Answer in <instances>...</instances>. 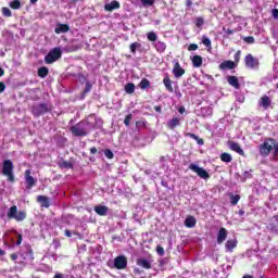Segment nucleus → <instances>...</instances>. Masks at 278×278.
<instances>
[{"instance_id":"nucleus-1","label":"nucleus","mask_w":278,"mask_h":278,"mask_svg":"<svg viewBox=\"0 0 278 278\" xmlns=\"http://www.w3.org/2000/svg\"><path fill=\"white\" fill-rule=\"evenodd\" d=\"M94 121H97L94 116H90L88 119L81 121L78 124L72 126L70 131L73 134V136L81 138L94 129Z\"/></svg>"},{"instance_id":"nucleus-2","label":"nucleus","mask_w":278,"mask_h":278,"mask_svg":"<svg viewBox=\"0 0 278 278\" xmlns=\"http://www.w3.org/2000/svg\"><path fill=\"white\" fill-rule=\"evenodd\" d=\"M258 152L262 157H268L273 153V157L278 155V142L273 138H267L258 146Z\"/></svg>"},{"instance_id":"nucleus-3","label":"nucleus","mask_w":278,"mask_h":278,"mask_svg":"<svg viewBox=\"0 0 278 278\" xmlns=\"http://www.w3.org/2000/svg\"><path fill=\"white\" fill-rule=\"evenodd\" d=\"M2 175L7 177V181H10L11 184H14L15 177H14V163L12 160H4L2 163Z\"/></svg>"},{"instance_id":"nucleus-4","label":"nucleus","mask_w":278,"mask_h":278,"mask_svg":"<svg viewBox=\"0 0 278 278\" xmlns=\"http://www.w3.org/2000/svg\"><path fill=\"white\" fill-rule=\"evenodd\" d=\"M8 218L17 220V223H22V220H25L27 218V213L25 211H18V207L16 205H13L9 208V212L7 213Z\"/></svg>"},{"instance_id":"nucleus-5","label":"nucleus","mask_w":278,"mask_h":278,"mask_svg":"<svg viewBox=\"0 0 278 278\" xmlns=\"http://www.w3.org/2000/svg\"><path fill=\"white\" fill-rule=\"evenodd\" d=\"M62 58V49L53 48L49 51V53L45 56L46 64H53V62H58Z\"/></svg>"},{"instance_id":"nucleus-6","label":"nucleus","mask_w":278,"mask_h":278,"mask_svg":"<svg viewBox=\"0 0 278 278\" xmlns=\"http://www.w3.org/2000/svg\"><path fill=\"white\" fill-rule=\"evenodd\" d=\"M136 264L140 268L150 270V268H152V266H153V256H151V255H148L146 257L141 256V257L137 258Z\"/></svg>"},{"instance_id":"nucleus-7","label":"nucleus","mask_w":278,"mask_h":278,"mask_svg":"<svg viewBox=\"0 0 278 278\" xmlns=\"http://www.w3.org/2000/svg\"><path fill=\"white\" fill-rule=\"evenodd\" d=\"M189 169L192 170L193 173H195L198 175V177H200L201 179H204L207 181V179H210V173H207V170H205V168L203 167H199V165L191 163L189 165Z\"/></svg>"},{"instance_id":"nucleus-8","label":"nucleus","mask_w":278,"mask_h":278,"mask_svg":"<svg viewBox=\"0 0 278 278\" xmlns=\"http://www.w3.org/2000/svg\"><path fill=\"white\" fill-rule=\"evenodd\" d=\"M24 179H25V185H26V190H31L34 186L37 184V179L31 176V169H26L24 173Z\"/></svg>"},{"instance_id":"nucleus-9","label":"nucleus","mask_w":278,"mask_h":278,"mask_svg":"<svg viewBox=\"0 0 278 278\" xmlns=\"http://www.w3.org/2000/svg\"><path fill=\"white\" fill-rule=\"evenodd\" d=\"M247 68L255 70L260 67V60L255 59L253 55L248 54L244 59Z\"/></svg>"},{"instance_id":"nucleus-10","label":"nucleus","mask_w":278,"mask_h":278,"mask_svg":"<svg viewBox=\"0 0 278 278\" xmlns=\"http://www.w3.org/2000/svg\"><path fill=\"white\" fill-rule=\"evenodd\" d=\"M114 267L117 268V270H125V268H127V257L125 255L115 257Z\"/></svg>"},{"instance_id":"nucleus-11","label":"nucleus","mask_w":278,"mask_h":278,"mask_svg":"<svg viewBox=\"0 0 278 278\" xmlns=\"http://www.w3.org/2000/svg\"><path fill=\"white\" fill-rule=\"evenodd\" d=\"M49 112V106L47 104H37L33 106L34 116H42V114H47Z\"/></svg>"},{"instance_id":"nucleus-12","label":"nucleus","mask_w":278,"mask_h":278,"mask_svg":"<svg viewBox=\"0 0 278 278\" xmlns=\"http://www.w3.org/2000/svg\"><path fill=\"white\" fill-rule=\"evenodd\" d=\"M172 73L176 79H179V77H184V75H186V70L182 68L179 62H176Z\"/></svg>"},{"instance_id":"nucleus-13","label":"nucleus","mask_w":278,"mask_h":278,"mask_svg":"<svg viewBox=\"0 0 278 278\" xmlns=\"http://www.w3.org/2000/svg\"><path fill=\"white\" fill-rule=\"evenodd\" d=\"M267 229L273 231V233H278V215H275L270 223L267 225Z\"/></svg>"},{"instance_id":"nucleus-14","label":"nucleus","mask_w":278,"mask_h":278,"mask_svg":"<svg viewBox=\"0 0 278 278\" xmlns=\"http://www.w3.org/2000/svg\"><path fill=\"white\" fill-rule=\"evenodd\" d=\"M121 8V2L113 0L110 3L104 4L105 12H114V10H118Z\"/></svg>"},{"instance_id":"nucleus-15","label":"nucleus","mask_w":278,"mask_h":278,"mask_svg":"<svg viewBox=\"0 0 278 278\" xmlns=\"http://www.w3.org/2000/svg\"><path fill=\"white\" fill-rule=\"evenodd\" d=\"M228 231L225 228H220L217 232V244H223L227 240Z\"/></svg>"},{"instance_id":"nucleus-16","label":"nucleus","mask_w":278,"mask_h":278,"mask_svg":"<svg viewBox=\"0 0 278 278\" xmlns=\"http://www.w3.org/2000/svg\"><path fill=\"white\" fill-rule=\"evenodd\" d=\"M181 125V118L180 117H173L166 123V127L168 129H175L176 127H179Z\"/></svg>"},{"instance_id":"nucleus-17","label":"nucleus","mask_w":278,"mask_h":278,"mask_svg":"<svg viewBox=\"0 0 278 278\" xmlns=\"http://www.w3.org/2000/svg\"><path fill=\"white\" fill-rule=\"evenodd\" d=\"M270 103H273V100H270V97L268 96H263L261 98V101L258 102V105L261 108H264L265 110H268L270 108Z\"/></svg>"},{"instance_id":"nucleus-18","label":"nucleus","mask_w":278,"mask_h":278,"mask_svg":"<svg viewBox=\"0 0 278 278\" xmlns=\"http://www.w3.org/2000/svg\"><path fill=\"white\" fill-rule=\"evenodd\" d=\"M93 210L98 216H106L108 212H110V208L105 205H97Z\"/></svg>"},{"instance_id":"nucleus-19","label":"nucleus","mask_w":278,"mask_h":278,"mask_svg":"<svg viewBox=\"0 0 278 278\" xmlns=\"http://www.w3.org/2000/svg\"><path fill=\"white\" fill-rule=\"evenodd\" d=\"M219 68L220 71H232V68H236V63L233 61H224Z\"/></svg>"},{"instance_id":"nucleus-20","label":"nucleus","mask_w":278,"mask_h":278,"mask_svg":"<svg viewBox=\"0 0 278 278\" xmlns=\"http://www.w3.org/2000/svg\"><path fill=\"white\" fill-rule=\"evenodd\" d=\"M238 247V240L236 239H230L225 243V249L229 253H231L236 248Z\"/></svg>"},{"instance_id":"nucleus-21","label":"nucleus","mask_w":278,"mask_h":278,"mask_svg":"<svg viewBox=\"0 0 278 278\" xmlns=\"http://www.w3.org/2000/svg\"><path fill=\"white\" fill-rule=\"evenodd\" d=\"M227 81L229 86H232V88H236V90H240V81L238 80V77L228 76Z\"/></svg>"},{"instance_id":"nucleus-22","label":"nucleus","mask_w":278,"mask_h":278,"mask_svg":"<svg viewBox=\"0 0 278 278\" xmlns=\"http://www.w3.org/2000/svg\"><path fill=\"white\" fill-rule=\"evenodd\" d=\"M153 47L157 53H164L166 51V43L164 41H155L153 42Z\"/></svg>"},{"instance_id":"nucleus-23","label":"nucleus","mask_w":278,"mask_h":278,"mask_svg":"<svg viewBox=\"0 0 278 278\" xmlns=\"http://www.w3.org/2000/svg\"><path fill=\"white\" fill-rule=\"evenodd\" d=\"M192 65L194 68H201L203 66V58L201 55H194L192 58Z\"/></svg>"},{"instance_id":"nucleus-24","label":"nucleus","mask_w":278,"mask_h":278,"mask_svg":"<svg viewBox=\"0 0 278 278\" xmlns=\"http://www.w3.org/2000/svg\"><path fill=\"white\" fill-rule=\"evenodd\" d=\"M68 29H71V27H68V25L58 24L54 31H55V34H66V31H68Z\"/></svg>"},{"instance_id":"nucleus-25","label":"nucleus","mask_w":278,"mask_h":278,"mask_svg":"<svg viewBox=\"0 0 278 278\" xmlns=\"http://www.w3.org/2000/svg\"><path fill=\"white\" fill-rule=\"evenodd\" d=\"M185 226L192 229V227L197 226V218L194 216H188L185 220Z\"/></svg>"},{"instance_id":"nucleus-26","label":"nucleus","mask_w":278,"mask_h":278,"mask_svg":"<svg viewBox=\"0 0 278 278\" xmlns=\"http://www.w3.org/2000/svg\"><path fill=\"white\" fill-rule=\"evenodd\" d=\"M163 84L168 92H174L173 80H170V77L165 76L163 79Z\"/></svg>"},{"instance_id":"nucleus-27","label":"nucleus","mask_w":278,"mask_h":278,"mask_svg":"<svg viewBox=\"0 0 278 278\" xmlns=\"http://www.w3.org/2000/svg\"><path fill=\"white\" fill-rule=\"evenodd\" d=\"M37 201L38 203H41L42 207H49L51 205V203L49 202V198L45 195H38Z\"/></svg>"},{"instance_id":"nucleus-28","label":"nucleus","mask_w":278,"mask_h":278,"mask_svg":"<svg viewBox=\"0 0 278 278\" xmlns=\"http://www.w3.org/2000/svg\"><path fill=\"white\" fill-rule=\"evenodd\" d=\"M229 147L231 151H236V153H239V155H244V150H242V148L238 143L230 142Z\"/></svg>"},{"instance_id":"nucleus-29","label":"nucleus","mask_w":278,"mask_h":278,"mask_svg":"<svg viewBox=\"0 0 278 278\" xmlns=\"http://www.w3.org/2000/svg\"><path fill=\"white\" fill-rule=\"evenodd\" d=\"M125 92L127 94H134V92H136V85H134L132 83H128L125 86Z\"/></svg>"},{"instance_id":"nucleus-30","label":"nucleus","mask_w":278,"mask_h":278,"mask_svg":"<svg viewBox=\"0 0 278 278\" xmlns=\"http://www.w3.org/2000/svg\"><path fill=\"white\" fill-rule=\"evenodd\" d=\"M220 160L222 162H226L227 164H229V162L233 161V157L231 156V154L224 152L220 154Z\"/></svg>"},{"instance_id":"nucleus-31","label":"nucleus","mask_w":278,"mask_h":278,"mask_svg":"<svg viewBox=\"0 0 278 278\" xmlns=\"http://www.w3.org/2000/svg\"><path fill=\"white\" fill-rule=\"evenodd\" d=\"M147 38L148 40H150V42H157V34H155L154 31L148 33Z\"/></svg>"},{"instance_id":"nucleus-32","label":"nucleus","mask_w":278,"mask_h":278,"mask_svg":"<svg viewBox=\"0 0 278 278\" xmlns=\"http://www.w3.org/2000/svg\"><path fill=\"white\" fill-rule=\"evenodd\" d=\"M47 75H49V68H47V67H40V68L38 70V76H39V77L45 78V77H47Z\"/></svg>"},{"instance_id":"nucleus-33","label":"nucleus","mask_w":278,"mask_h":278,"mask_svg":"<svg viewBox=\"0 0 278 278\" xmlns=\"http://www.w3.org/2000/svg\"><path fill=\"white\" fill-rule=\"evenodd\" d=\"M143 8H151L155 4V0H140Z\"/></svg>"},{"instance_id":"nucleus-34","label":"nucleus","mask_w":278,"mask_h":278,"mask_svg":"<svg viewBox=\"0 0 278 278\" xmlns=\"http://www.w3.org/2000/svg\"><path fill=\"white\" fill-rule=\"evenodd\" d=\"M139 86H140L141 90H147V88H149L151 86V83L148 79L143 78L140 81Z\"/></svg>"},{"instance_id":"nucleus-35","label":"nucleus","mask_w":278,"mask_h":278,"mask_svg":"<svg viewBox=\"0 0 278 278\" xmlns=\"http://www.w3.org/2000/svg\"><path fill=\"white\" fill-rule=\"evenodd\" d=\"M10 8H12V10H20L21 9V1L20 0H14L12 2H10Z\"/></svg>"},{"instance_id":"nucleus-36","label":"nucleus","mask_w":278,"mask_h":278,"mask_svg":"<svg viewBox=\"0 0 278 278\" xmlns=\"http://www.w3.org/2000/svg\"><path fill=\"white\" fill-rule=\"evenodd\" d=\"M240 201V195L239 194H231L230 195V203L231 205H238V202Z\"/></svg>"},{"instance_id":"nucleus-37","label":"nucleus","mask_w":278,"mask_h":278,"mask_svg":"<svg viewBox=\"0 0 278 278\" xmlns=\"http://www.w3.org/2000/svg\"><path fill=\"white\" fill-rule=\"evenodd\" d=\"M60 168H73V164L67 161H62L59 163Z\"/></svg>"},{"instance_id":"nucleus-38","label":"nucleus","mask_w":278,"mask_h":278,"mask_svg":"<svg viewBox=\"0 0 278 278\" xmlns=\"http://www.w3.org/2000/svg\"><path fill=\"white\" fill-rule=\"evenodd\" d=\"M140 47H142V45L140 42H134L130 45V51L131 53L136 54V49H140Z\"/></svg>"},{"instance_id":"nucleus-39","label":"nucleus","mask_w":278,"mask_h":278,"mask_svg":"<svg viewBox=\"0 0 278 278\" xmlns=\"http://www.w3.org/2000/svg\"><path fill=\"white\" fill-rule=\"evenodd\" d=\"M190 138H192L193 140H197L198 144L202 146L203 144V139L199 138V136L194 135V134H189L188 135Z\"/></svg>"},{"instance_id":"nucleus-40","label":"nucleus","mask_w":278,"mask_h":278,"mask_svg":"<svg viewBox=\"0 0 278 278\" xmlns=\"http://www.w3.org/2000/svg\"><path fill=\"white\" fill-rule=\"evenodd\" d=\"M104 155H105V157H108V160L114 159V152H112V150H110V149L104 150Z\"/></svg>"},{"instance_id":"nucleus-41","label":"nucleus","mask_w":278,"mask_h":278,"mask_svg":"<svg viewBox=\"0 0 278 278\" xmlns=\"http://www.w3.org/2000/svg\"><path fill=\"white\" fill-rule=\"evenodd\" d=\"M134 118L132 114H128L126 115L125 119H124V125H126V127H129L131 119Z\"/></svg>"},{"instance_id":"nucleus-42","label":"nucleus","mask_w":278,"mask_h":278,"mask_svg":"<svg viewBox=\"0 0 278 278\" xmlns=\"http://www.w3.org/2000/svg\"><path fill=\"white\" fill-rule=\"evenodd\" d=\"M90 90H92V84H90V81H87L85 85V90H84L83 94H88V92H90Z\"/></svg>"},{"instance_id":"nucleus-43","label":"nucleus","mask_w":278,"mask_h":278,"mask_svg":"<svg viewBox=\"0 0 278 278\" xmlns=\"http://www.w3.org/2000/svg\"><path fill=\"white\" fill-rule=\"evenodd\" d=\"M202 43L204 45V47H212V40H210V38L207 37L202 38Z\"/></svg>"},{"instance_id":"nucleus-44","label":"nucleus","mask_w":278,"mask_h":278,"mask_svg":"<svg viewBox=\"0 0 278 278\" xmlns=\"http://www.w3.org/2000/svg\"><path fill=\"white\" fill-rule=\"evenodd\" d=\"M2 14H3V16L10 17V16H12V11H10V9L4 7V8H2Z\"/></svg>"},{"instance_id":"nucleus-45","label":"nucleus","mask_w":278,"mask_h":278,"mask_svg":"<svg viewBox=\"0 0 278 278\" xmlns=\"http://www.w3.org/2000/svg\"><path fill=\"white\" fill-rule=\"evenodd\" d=\"M243 40L248 45H253V42H255V38L253 36L244 37Z\"/></svg>"},{"instance_id":"nucleus-46","label":"nucleus","mask_w":278,"mask_h":278,"mask_svg":"<svg viewBox=\"0 0 278 278\" xmlns=\"http://www.w3.org/2000/svg\"><path fill=\"white\" fill-rule=\"evenodd\" d=\"M203 23H205V21L203 20V17H197L195 18V25L198 27H203Z\"/></svg>"},{"instance_id":"nucleus-47","label":"nucleus","mask_w":278,"mask_h":278,"mask_svg":"<svg viewBox=\"0 0 278 278\" xmlns=\"http://www.w3.org/2000/svg\"><path fill=\"white\" fill-rule=\"evenodd\" d=\"M147 123L144 121H138L136 122L137 129H142V127H146Z\"/></svg>"},{"instance_id":"nucleus-48","label":"nucleus","mask_w":278,"mask_h":278,"mask_svg":"<svg viewBox=\"0 0 278 278\" xmlns=\"http://www.w3.org/2000/svg\"><path fill=\"white\" fill-rule=\"evenodd\" d=\"M156 253L157 255H160L161 257L164 256V248L162 245H157L156 247Z\"/></svg>"},{"instance_id":"nucleus-49","label":"nucleus","mask_w":278,"mask_h":278,"mask_svg":"<svg viewBox=\"0 0 278 278\" xmlns=\"http://www.w3.org/2000/svg\"><path fill=\"white\" fill-rule=\"evenodd\" d=\"M251 177H253V175H251V172H244L242 181H247V179H251Z\"/></svg>"},{"instance_id":"nucleus-50","label":"nucleus","mask_w":278,"mask_h":278,"mask_svg":"<svg viewBox=\"0 0 278 278\" xmlns=\"http://www.w3.org/2000/svg\"><path fill=\"white\" fill-rule=\"evenodd\" d=\"M197 49H199V46L197 43H191L189 45L188 47V50L189 51H197Z\"/></svg>"},{"instance_id":"nucleus-51","label":"nucleus","mask_w":278,"mask_h":278,"mask_svg":"<svg viewBox=\"0 0 278 278\" xmlns=\"http://www.w3.org/2000/svg\"><path fill=\"white\" fill-rule=\"evenodd\" d=\"M23 243V236L17 233V241H16V245L20 247V244Z\"/></svg>"},{"instance_id":"nucleus-52","label":"nucleus","mask_w":278,"mask_h":278,"mask_svg":"<svg viewBox=\"0 0 278 278\" xmlns=\"http://www.w3.org/2000/svg\"><path fill=\"white\" fill-rule=\"evenodd\" d=\"M225 34H227L228 36H231V34H233V30H231L230 28H224Z\"/></svg>"},{"instance_id":"nucleus-53","label":"nucleus","mask_w":278,"mask_h":278,"mask_svg":"<svg viewBox=\"0 0 278 278\" xmlns=\"http://www.w3.org/2000/svg\"><path fill=\"white\" fill-rule=\"evenodd\" d=\"M11 260L13 262H16L18 260V255L17 254H11Z\"/></svg>"},{"instance_id":"nucleus-54","label":"nucleus","mask_w":278,"mask_h":278,"mask_svg":"<svg viewBox=\"0 0 278 278\" xmlns=\"http://www.w3.org/2000/svg\"><path fill=\"white\" fill-rule=\"evenodd\" d=\"M5 90V84L0 83V92H3Z\"/></svg>"},{"instance_id":"nucleus-55","label":"nucleus","mask_w":278,"mask_h":278,"mask_svg":"<svg viewBox=\"0 0 278 278\" xmlns=\"http://www.w3.org/2000/svg\"><path fill=\"white\" fill-rule=\"evenodd\" d=\"M237 101H239V103H244V97L243 96L238 97Z\"/></svg>"},{"instance_id":"nucleus-56","label":"nucleus","mask_w":278,"mask_h":278,"mask_svg":"<svg viewBox=\"0 0 278 278\" xmlns=\"http://www.w3.org/2000/svg\"><path fill=\"white\" fill-rule=\"evenodd\" d=\"M273 16H274V18H278V10L277 9H275L273 11Z\"/></svg>"},{"instance_id":"nucleus-57","label":"nucleus","mask_w":278,"mask_h":278,"mask_svg":"<svg viewBox=\"0 0 278 278\" xmlns=\"http://www.w3.org/2000/svg\"><path fill=\"white\" fill-rule=\"evenodd\" d=\"M65 236H66V238H71V236H73V235L71 233V230L66 229L65 230Z\"/></svg>"},{"instance_id":"nucleus-58","label":"nucleus","mask_w":278,"mask_h":278,"mask_svg":"<svg viewBox=\"0 0 278 278\" xmlns=\"http://www.w3.org/2000/svg\"><path fill=\"white\" fill-rule=\"evenodd\" d=\"M186 5H187V8H190L192 5V0H187Z\"/></svg>"},{"instance_id":"nucleus-59","label":"nucleus","mask_w":278,"mask_h":278,"mask_svg":"<svg viewBox=\"0 0 278 278\" xmlns=\"http://www.w3.org/2000/svg\"><path fill=\"white\" fill-rule=\"evenodd\" d=\"M206 116H212V109H206Z\"/></svg>"},{"instance_id":"nucleus-60","label":"nucleus","mask_w":278,"mask_h":278,"mask_svg":"<svg viewBox=\"0 0 278 278\" xmlns=\"http://www.w3.org/2000/svg\"><path fill=\"white\" fill-rule=\"evenodd\" d=\"M90 153H91L92 155H94V153H97V148H91V149H90Z\"/></svg>"},{"instance_id":"nucleus-61","label":"nucleus","mask_w":278,"mask_h":278,"mask_svg":"<svg viewBox=\"0 0 278 278\" xmlns=\"http://www.w3.org/2000/svg\"><path fill=\"white\" fill-rule=\"evenodd\" d=\"M178 112H179V114H184V112H186V109H185V108H180V109L178 110Z\"/></svg>"},{"instance_id":"nucleus-62","label":"nucleus","mask_w":278,"mask_h":278,"mask_svg":"<svg viewBox=\"0 0 278 278\" xmlns=\"http://www.w3.org/2000/svg\"><path fill=\"white\" fill-rule=\"evenodd\" d=\"M54 278H64V276L62 274H55Z\"/></svg>"},{"instance_id":"nucleus-63","label":"nucleus","mask_w":278,"mask_h":278,"mask_svg":"<svg viewBox=\"0 0 278 278\" xmlns=\"http://www.w3.org/2000/svg\"><path fill=\"white\" fill-rule=\"evenodd\" d=\"M3 255H5V251L0 249V257H3Z\"/></svg>"},{"instance_id":"nucleus-64","label":"nucleus","mask_w":278,"mask_h":278,"mask_svg":"<svg viewBox=\"0 0 278 278\" xmlns=\"http://www.w3.org/2000/svg\"><path fill=\"white\" fill-rule=\"evenodd\" d=\"M239 216H244V211L243 210L239 211Z\"/></svg>"}]
</instances>
